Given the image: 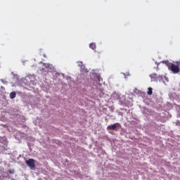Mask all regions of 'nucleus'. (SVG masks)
<instances>
[{"label":"nucleus","mask_w":180,"mask_h":180,"mask_svg":"<svg viewBox=\"0 0 180 180\" xmlns=\"http://www.w3.org/2000/svg\"><path fill=\"white\" fill-rule=\"evenodd\" d=\"M43 66L48 70L49 72H53L54 71V66L53 65H51L50 63H43Z\"/></svg>","instance_id":"nucleus-2"},{"label":"nucleus","mask_w":180,"mask_h":180,"mask_svg":"<svg viewBox=\"0 0 180 180\" xmlns=\"http://www.w3.org/2000/svg\"><path fill=\"white\" fill-rule=\"evenodd\" d=\"M10 98L11 99H15L16 98V92L13 91L10 94Z\"/></svg>","instance_id":"nucleus-7"},{"label":"nucleus","mask_w":180,"mask_h":180,"mask_svg":"<svg viewBox=\"0 0 180 180\" xmlns=\"http://www.w3.org/2000/svg\"><path fill=\"white\" fill-rule=\"evenodd\" d=\"M148 89L147 92L148 95H153V88L149 87Z\"/></svg>","instance_id":"nucleus-8"},{"label":"nucleus","mask_w":180,"mask_h":180,"mask_svg":"<svg viewBox=\"0 0 180 180\" xmlns=\"http://www.w3.org/2000/svg\"><path fill=\"white\" fill-rule=\"evenodd\" d=\"M176 63L177 64L176 66L179 67H179H180V60L176 62Z\"/></svg>","instance_id":"nucleus-10"},{"label":"nucleus","mask_w":180,"mask_h":180,"mask_svg":"<svg viewBox=\"0 0 180 180\" xmlns=\"http://www.w3.org/2000/svg\"><path fill=\"white\" fill-rule=\"evenodd\" d=\"M79 67H84L82 62H78Z\"/></svg>","instance_id":"nucleus-9"},{"label":"nucleus","mask_w":180,"mask_h":180,"mask_svg":"<svg viewBox=\"0 0 180 180\" xmlns=\"http://www.w3.org/2000/svg\"><path fill=\"white\" fill-rule=\"evenodd\" d=\"M25 164L30 167V168H34L36 165H34V159H29L28 160L25 161Z\"/></svg>","instance_id":"nucleus-3"},{"label":"nucleus","mask_w":180,"mask_h":180,"mask_svg":"<svg viewBox=\"0 0 180 180\" xmlns=\"http://www.w3.org/2000/svg\"><path fill=\"white\" fill-rule=\"evenodd\" d=\"M120 126L119 123H115L112 125H108L107 127V130H117V127Z\"/></svg>","instance_id":"nucleus-4"},{"label":"nucleus","mask_w":180,"mask_h":180,"mask_svg":"<svg viewBox=\"0 0 180 180\" xmlns=\"http://www.w3.org/2000/svg\"><path fill=\"white\" fill-rule=\"evenodd\" d=\"M90 49H91L92 50H96V44L95 43H91L89 45Z\"/></svg>","instance_id":"nucleus-6"},{"label":"nucleus","mask_w":180,"mask_h":180,"mask_svg":"<svg viewBox=\"0 0 180 180\" xmlns=\"http://www.w3.org/2000/svg\"><path fill=\"white\" fill-rule=\"evenodd\" d=\"M150 78H151V79H157L158 78H160V77L158 76V75L157 73H153L151 75H149Z\"/></svg>","instance_id":"nucleus-5"},{"label":"nucleus","mask_w":180,"mask_h":180,"mask_svg":"<svg viewBox=\"0 0 180 180\" xmlns=\"http://www.w3.org/2000/svg\"><path fill=\"white\" fill-rule=\"evenodd\" d=\"M167 63L168 69L172 71L174 74H178L179 72V66H176V65L174 63Z\"/></svg>","instance_id":"nucleus-1"},{"label":"nucleus","mask_w":180,"mask_h":180,"mask_svg":"<svg viewBox=\"0 0 180 180\" xmlns=\"http://www.w3.org/2000/svg\"><path fill=\"white\" fill-rule=\"evenodd\" d=\"M1 150H2V146H0V151H1Z\"/></svg>","instance_id":"nucleus-11"},{"label":"nucleus","mask_w":180,"mask_h":180,"mask_svg":"<svg viewBox=\"0 0 180 180\" xmlns=\"http://www.w3.org/2000/svg\"><path fill=\"white\" fill-rule=\"evenodd\" d=\"M155 64H157V65H158V63H157V62H155Z\"/></svg>","instance_id":"nucleus-12"},{"label":"nucleus","mask_w":180,"mask_h":180,"mask_svg":"<svg viewBox=\"0 0 180 180\" xmlns=\"http://www.w3.org/2000/svg\"><path fill=\"white\" fill-rule=\"evenodd\" d=\"M157 70H158V66L157 67Z\"/></svg>","instance_id":"nucleus-13"}]
</instances>
